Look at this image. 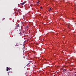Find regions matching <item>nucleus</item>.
<instances>
[{
  "mask_svg": "<svg viewBox=\"0 0 76 76\" xmlns=\"http://www.w3.org/2000/svg\"><path fill=\"white\" fill-rule=\"evenodd\" d=\"M23 52H24V51H25V50H23Z\"/></svg>",
  "mask_w": 76,
  "mask_h": 76,
  "instance_id": "nucleus-14",
  "label": "nucleus"
},
{
  "mask_svg": "<svg viewBox=\"0 0 76 76\" xmlns=\"http://www.w3.org/2000/svg\"><path fill=\"white\" fill-rule=\"evenodd\" d=\"M28 62H29L28 63V64H30V63H32V61H28Z\"/></svg>",
  "mask_w": 76,
  "mask_h": 76,
  "instance_id": "nucleus-4",
  "label": "nucleus"
},
{
  "mask_svg": "<svg viewBox=\"0 0 76 76\" xmlns=\"http://www.w3.org/2000/svg\"><path fill=\"white\" fill-rule=\"evenodd\" d=\"M68 26L69 28H70V25H68Z\"/></svg>",
  "mask_w": 76,
  "mask_h": 76,
  "instance_id": "nucleus-10",
  "label": "nucleus"
},
{
  "mask_svg": "<svg viewBox=\"0 0 76 76\" xmlns=\"http://www.w3.org/2000/svg\"><path fill=\"white\" fill-rule=\"evenodd\" d=\"M23 50H24V49H25V46H23Z\"/></svg>",
  "mask_w": 76,
  "mask_h": 76,
  "instance_id": "nucleus-6",
  "label": "nucleus"
},
{
  "mask_svg": "<svg viewBox=\"0 0 76 76\" xmlns=\"http://www.w3.org/2000/svg\"><path fill=\"white\" fill-rule=\"evenodd\" d=\"M42 7H40V9H42Z\"/></svg>",
  "mask_w": 76,
  "mask_h": 76,
  "instance_id": "nucleus-13",
  "label": "nucleus"
},
{
  "mask_svg": "<svg viewBox=\"0 0 76 76\" xmlns=\"http://www.w3.org/2000/svg\"><path fill=\"white\" fill-rule=\"evenodd\" d=\"M18 46V45H16V46Z\"/></svg>",
  "mask_w": 76,
  "mask_h": 76,
  "instance_id": "nucleus-15",
  "label": "nucleus"
},
{
  "mask_svg": "<svg viewBox=\"0 0 76 76\" xmlns=\"http://www.w3.org/2000/svg\"><path fill=\"white\" fill-rule=\"evenodd\" d=\"M5 19V18H3L2 19V20H4Z\"/></svg>",
  "mask_w": 76,
  "mask_h": 76,
  "instance_id": "nucleus-8",
  "label": "nucleus"
},
{
  "mask_svg": "<svg viewBox=\"0 0 76 76\" xmlns=\"http://www.w3.org/2000/svg\"><path fill=\"white\" fill-rule=\"evenodd\" d=\"M50 10H51V8H50V9L48 10L49 11H50Z\"/></svg>",
  "mask_w": 76,
  "mask_h": 76,
  "instance_id": "nucleus-7",
  "label": "nucleus"
},
{
  "mask_svg": "<svg viewBox=\"0 0 76 76\" xmlns=\"http://www.w3.org/2000/svg\"><path fill=\"white\" fill-rule=\"evenodd\" d=\"M10 70V68L7 67V71Z\"/></svg>",
  "mask_w": 76,
  "mask_h": 76,
  "instance_id": "nucleus-2",
  "label": "nucleus"
},
{
  "mask_svg": "<svg viewBox=\"0 0 76 76\" xmlns=\"http://www.w3.org/2000/svg\"><path fill=\"white\" fill-rule=\"evenodd\" d=\"M18 33L19 34H20V35H21L22 36V35H25V33H24V32L23 31L22 32V31H21L20 30H19Z\"/></svg>",
  "mask_w": 76,
  "mask_h": 76,
  "instance_id": "nucleus-1",
  "label": "nucleus"
},
{
  "mask_svg": "<svg viewBox=\"0 0 76 76\" xmlns=\"http://www.w3.org/2000/svg\"><path fill=\"white\" fill-rule=\"evenodd\" d=\"M25 4V2H23L21 3V4H22V5H23V4Z\"/></svg>",
  "mask_w": 76,
  "mask_h": 76,
  "instance_id": "nucleus-3",
  "label": "nucleus"
},
{
  "mask_svg": "<svg viewBox=\"0 0 76 76\" xmlns=\"http://www.w3.org/2000/svg\"><path fill=\"white\" fill-rule=\"evenodd\" d=\"M28 64H29V63H28V64H27V66H28Z\"/></svg>",
  "mask_w": 76,
  "mask_h": 76,
  "instance_id": "nucleus-12",
  "label": "nucleus"
},
{
  "mask_svg": "<svg viewBox=\"0 0 76 76\" xmlns=\"http://www.w3.org/2000/svg\"><path fill=\"white\" fill-rule=\"evenodd\" d=\"M17 27H19V24H18L17 25Z\"/></svg>",
  "mask_w": 76,
  "mask_h": 76,
  "instance_id": "nucleus-9",
  "label": "nucleus"
},
{
  "mask_svg": "<svg viewBox=\"0 0 76 76\" xmlns=\"http://www.w3.org/2000/svg\"><path fill=\"white\" fill-rule=\"evenodd\" d=\"M37 3H38L39 4V1L37 2Z\"/></svg>",
  "mask_w": 76,
  "mask_h": 76,
  "instance_id": "nucleus-11",
  "label": "nucleus"
},
{
  "mask_svg": "<svg viewBox=\"0 0 76 76\" xmlns=\"http://www.w3.org/2000/svg\"><path fill=\"white\" fill-rule=\"evenodd\" d=\"M10 69H12L10 68Z\"/></svg>",
  "mask_w": 76,
  "mask_h": 76,
  "instance_id": "nucleus-16",
  "label": "nucleus"
},
{
  "mask_svg": "<svg viewBox=\"0 0 76 76\" xmlns=\"http://www.w3.org/2000/svg\"><path fill=\"white\" fill-rule=\"evenodd\" d=\"M63 72H66V70L64 69L63 70Z\"/></svg>",
  "mask_w": 76,
  "mask_h": 76,
  "instance_id": "nucleus-5",
  "label": "nucleus"
}]
</instances>
